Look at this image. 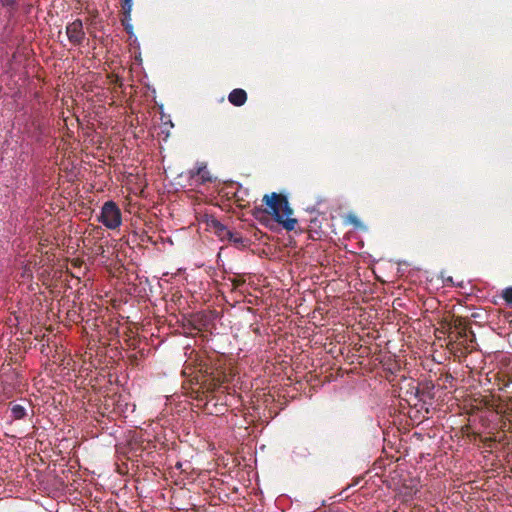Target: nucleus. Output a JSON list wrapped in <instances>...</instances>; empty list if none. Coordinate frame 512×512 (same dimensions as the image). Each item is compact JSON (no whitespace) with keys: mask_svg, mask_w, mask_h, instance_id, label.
Masks as SVG:
<instances>
[{"mask_svg":"<svg viewBox=\"0 0 512 512\" xmlns=\"http://www.w3.org/2000/svg\"><path fill=\"white\" fill-rule=\"evenodd\" d=\"M11 418L13 420H20L26 416V408L19 403H10Z\"/></svg>","mask_w":512,"mask_h":512,"instance_id":"0eeeda50","label":"nucleus"},{"mask_svg":"<svg viewBox=\"0 0 512 512\" xmlns=\"http://www.w3.org/2000/svg\"><path fill=\"white\" fill-rule=\"evenodd\" d=\"M121 7L123 16H131L133 0H122Z\"/></svg>","mask_w":512,"mask_h":512,"instance_id":"9b49d317","label":"nucleus"},{"mask_svg":"<svg viewBox=\"0 0 512 512\" xmlns=\"http://www.w3.org/2000/svg\"><path fill=\"white\" fill-rule=\"evenodd\" d=\"M99 221L108 229H116L121 225V210L114 201H107L104 203L99 216Z\"/></svg>","mask_w":512,"mask_h":512,"instance_id":"7ed1b4c3","label":"nucleus"},{"mask_svg":"<svg viewBox=\"0 0 512 512\" xmlns=\"http://www.w3.org/2000/svg\"><path fill=\"white\" fill-rule=\"evenodd\" d=\"M503 299L509 303L512 304V287H508L503 291Z\"/></svg>","mask_w":512,"mask_h":512,"instance_id":"ddd939ff","label":"nucleus"},{"mask_svg":"<svg viewBox=\"0 0 512 512\" xmlns=\"http://www.w3.org/2000/svg\"><path fill=\"white\" fill-rule=\"evenodd\" d=\"M441 329L444 333H448V337L451 340L457 341L460 339L467 340L471 335L474 337V333L469 330V323L462 317L453 316L451 320L443 319L440 323Z\"/></svg>","mask_w":512,"mask_h":512,"instance_id":"f03ea898","label":"nucleus"},{"mask_svg":"<svg viewBox=\"0 0 512 512\" xmlns=\"http://www.w3.org/2000/svg\"><path fill=\"white\" fill-rule=\"evenodd\" d=\"M193 175L201 177L203 183L212 181V177L210 176V173L205 166L198 167Z\"/></svg>","mask_w":512,"mask_h":512,"instance_id":"9d476101","label":"nucleus"},{"mask_svg":"<svg viewBox=\"0 0 512 512\" xmlns=\"http://www.w3.org/2000/svg\"><path fill=\"white\" fill-rule=\"evenodd\" d=\"M208 225L214 230L215 234L221 238V240H225L226 235H229L230 230L216 218H212L208 222Z\"/></svg>","mask_w":512,"mask_h":512,"instance_id":"423d86ee","label":"nucleus"},{"mask_svg":"<svg viewBox=\"0 0 512 512\" xmlns=\"http://www.w3.org/2000/svg\"><path fill=\"white\" fill-rule=\"evenodd\" d=\"M262 201L267 206L265 211L272 215L275 221L281 224L285 230L292 231L295 229L297 219L290 217L293 214V210L289 206L285 195L273 192L270 195H264Z\"/></svg>","mask_w":512,"mask_h":512,"instance_id":"f257e3e1","label":"nucleus"},{"mask_svg":"<svg viewBox=\"0 0 512 512\" xmlns=\"http://www.w3.org/2000/svg\"><path fill=\"white\" fill-rule=\"evenodd\" d=\"M495 440L491 437H486L484 439H482V442L485 446L487 447H492V443L494 442Z\"/></svg>","mask_w":512,"mask_h":512,"instance_id":"2eb2a0df","label":"nucleus"},{"mask_svg":"<svg viewBox=\"0 0 512 512\" xmlns=\"http://www.w3.org/2000/svg\"><path fill=\"white\" fill-rule=\"evenodd\" d=\"M229 102L237 107L244 105L247 101V93L241 88L233 89L228 95Z\"/></svg>","mask_w":512,"mask_h":512,"instance_id":"39448f33","label":"nucleus"},{"mask_svg":"<svg viewBox=\"0 0 512 512\" xmlns=\"http://www.w3.org/2000/svg\"><path fill=\"white\" fill-rule=\"evenodd\" d=\"M222 383H223V377L218 376V377H212L210 379H206L203 382V385L208 391L212 392V391L216 390L218 387H220Z\"/></svg>","mask_w":512,"mask_h":512,"instance_id":"6e6552de","label":"nucleus"},{"mask_svg":"<svg viewBox=\"0 0 512 512\" xmlns=\"http://www.w3.org/2000/svg\"><path fill=\"white\" fill-rule=\"evenodd\" d=\"M228 241L232 242L236 246H243L245 247V240L242 236H240L238 233H234L232 231H229V235H226V238Z\"/></svg>","mask_w":512,"mask_h":512,"instance_id":"1a4fd4ad","label":"nucleus"},{"mask_svg":"<svg viewBox=\"0 0 512 512\" xmlns=\"http://www.w3.org/2000/svg\"><path fill=\"white\" fill-rule=\"evenodd\" d=\"M125 31L131 36L133 35V25L131 24V16H123L121 19Z\"/></svg>","mask_w":512,"mask_h":512,"instance_id":"f8f14e48","label":"nucleus"},{"mask_svg":"<svg viewBox=\"0 0 512 512\" xmlns=\"http://www.w3.org/2000/svg\"><path fill=\"white\" fill-rule=\"evenodd\" d=\"M2 2L4 6L13 8L16 6L17 0H2Z\"/></svg>","mask_w":512,"mask_h":512,"instance_id":"4468645a","label":"nucleus"},{"mask_svg":"<svg viewBox=\"0 0 512 512\" xmlns=\"http://www.w3.org/2000/svg\"><path fill=\"white\" fill-rule=\"evenodd\" d=\"M66 35L74 46L82 45L85 39L83 23L80 19H76L66 26Z\"/></svg>","mask_w":512,"mask_h":512,"instance_id":"20e7f679","label":"nucleus"}]
</instances>
